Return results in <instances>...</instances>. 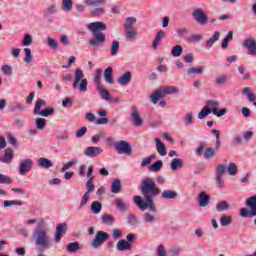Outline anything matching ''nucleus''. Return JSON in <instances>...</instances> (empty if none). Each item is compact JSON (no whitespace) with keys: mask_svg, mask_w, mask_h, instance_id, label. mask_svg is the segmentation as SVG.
I'll list each match as a JSON object with an SVG mask.
<instances>
[{"mask_svg":"<svg viewBox=\"0 0 256 256\" xmlns=\"http://www.w3.org/2000/svg\"><path fill=\"white\" fill-rule=\"evenodd\" d=\"M140 191L145 200L141 196H134L133 201L135 205L139 207L140 211H147L149 209L152 213H157V206H155L153 198L161 195V188L157 186L153 178L146 177L141 180Z\"/></svg>","mask_w":256,"mask_h":256,"instance_id":"1","label":"nucleus"},{"mask_svg":"<svg viewBox=\"0 0 256 256\" xmlns=\"http://www.w3.org/2000/svg\"><path fill=\"white\" fill-rule=\"evenodd\" d=\"M87 29L93 33L94 37L90 39L88 42V45L90 47H99L100 45H103L107 41V37H105V33L102 31H105L107 29V24L104 22H92L87 25Z\"/></svg>","mask_w":256,"mask_h":256,"instance_id":"2","label":"nucleus"},{"mask_svg":"<svg viewBox=\"0 0 256 256\" xmlns=\"http://www.w3.org/2000/svg\"><path fill=\"white\" fill-rule=\"evenodd\" d=\"M32 237L39 251H47V249L51 248V237H49L46 229L34 230Z\"/></svg>","mask_w":256,"mask_h":256,"instance_id":"3","label":"nucleus"},{"mask_svg":"<svg viewBox=\"0 0 256 256\" xmlns=\"http://www.w3.org/2000/svg\"><path fill=\"white\" fill-rule=\"evenodd\" d=\"M88 85L89 81H87V78H85L83 69L77 68L74 72V81L72 83L73 89H77L80 91V93H87Z\"/></svg>","mask_w":256,"mask_h":256,"instance_id":"4","label":"nucleus"},{"mask_svg":"<svg viewBox=\"0 0 256 256\" xmlns=\"http://www.w3.org/2000/svg\"><path fill=\"white\" fill-rule=\"evenodd\" d=\"M47 102L41 98H38L34 106V115H41V117H49L55 114V108H45L41 110V107H45Z\"/></svg>","mask_w":256,"mask_h":256,"instance_id":"5","label":"nucleus"},{"mask_svg":"<svg viewBox=\"0 0 256 256\" xmlns=\"http://www.w3.org/2000/svg\"><path fill=\"white\" fill-rule=\"evenodd\" d=\"M247 207H250L251 210L247 208H242L240 210L241 217L248 218V217H256V195L249 197L246 200Z\"/></svg>","mask_w":256,"mask_h":256,"instance_id":"6","label":"nucleus"},{"mask_svg":"<svg viewBox=\"0 0 256 256\" xmlns=\"http://www.w3.org/2000/svg\"><path fill=\"white\" fill-rule=\"evenodd\" d=\"M114 147L117 151V153H119V155H131V153H133V149L131 148V144H129V142L122 140L119 142H115L114 143Z\"/></svg>","mask_w":256,"mask_h":256,"instance_id":"7","label":"nucleus"},{"mask_svg":"<svg viewBox=\"0 0 256 256\" xmlns=\"http://www.w3.org/2000/svg\"><path fill=\"white\" fill-rule=\"evenodd\" d=\"M108 239L109 234L107 232L98 231L94 240L91 242V247H93V249H99V247H101V245H103V243Z\"/></svg>","mask_w":256,"mask_h":256,"instance_id":"8","label":"nucleus"},{"mask_svg":"<svg viewBox=\"0 0 256 256\" xmlns=\"http://www.w3.org/2000/svg\"><path fill=\"white\" fill-rule=\"evenodd\" d=\"M95 169L94 166H89L87 171V178L88 181L86 183V189L87 191L85 193H88V195H91L95 191V184H93V179H95V176H93V170Z\"/></svg>","mask_w":256,"mask_h":256,"instance_id":"9","label":"nucleus"},{"mask_svg":"<svg viewBox=\"0 0 256 256\" xmlns=\"http://www.w3.org/2000/svg\"><path fill=\"white\" fill-rule=\"evenodd\" d=\"M130 121L135 125V127H141L143 126V118H141V114L139 113V108L132 107L131 113H130Z\"/></svg>","mask_w":256,"mask_h":256,"instance_id":"10","label":"nucleus"},{"mask_svg":"<svg viewBox=\"0 0 256 256\" xmlns=\"http://www.w3.org/2000/svg\"><path fill=\"white\" fill-rule=\"evenodd\" d=\"M192 17L200 25H205V23L208 21L207 14H205V11H203L201 8L195 9L192 12Z\"/></svg>","mask_w":256,"mask_h":256,"instance_id":"11","label":"nucleus"},{"mask_svg":"<svg viewBox=\"0 0 256 256\" xmlns=\"http://www.w3.org/2000/svg\"><path fill=\"white\" fill-rule=\"evenodd\" d=\"M67 233V223H60L56 226V232L54 234L55 243H61L63 235Z\"/></svg>","mask_w":256,"mask_h":256,"instance_id":"12","label":"nucleus"},{"mask_svg":"<svg viewBox=\"0 0 256 256\" xmlns=\"http://www.w3.org/2000/svg\"><path fill=\"white\" fill-rule=\"evenodd\" d=\"M227 171V166L220 164L216 167V182L218 183L219 187H223L225 182H223V175Z\"/></svg>","mask_w":256,"mask_h":256,"instance_id":"13","label":"nucleus"},{"mask_svg":"<svg viewBox=\"0 0 256 256\" xmlns=\"http://www.w3.org/2000/svg\"><path fill=\"white\" fill-rule=\"evenodd\" d=\"M103 153V149L97 146H88L84 149V155L86 157H99Z\"/></svg>","mask_w":256,"mask_h":256,"instance_id":"14","label":"nucleus"},{"mask_svg":"<svg viewBox=\"0 0 256 256\" xmlns=\"http://www.w3.org/2000/svg\"><path fill=\"white\" fill-rule=\"evenodd\" d=\"M33 167V160L31 159H25L20 164V175H25V173H29Z\"/></svg>","mask_w":256,"mask_h":256,"instance_id":"15","label":"nucleus"},{"mask_svg":"<svg viewBox=\"0 0 256 256\" xmlns=\"http://www.w3.org/2000/svg\"><path fill=\"white\" fill-rule=\"evenodd\" d=\"M244 47L248 49V55H256V40L246 39L243 43Z\"/></svg>","mask_w":256,"mask_h":256,"instance_id":"16","label":"nucleus"},{"mask_svg":"<svg viewBox=\"0 0 256 256\" xmlns=\"http://www.w3.org/2000/svg\"><path fill=\"white\" fill-rule=\"evenodd\" d=\"M131 79H133V74H131V71L125 72L122 76H120L117 81L119 85H122L125 87V85H128L131 83Z\"/></svg>","mask_w":256,"mask_h":256,"instance_id":"17","label":"nucleus"},{"mask_svg":"<svg viewBox=\"0 0 256 256\" xmlns=\"http://www.w3.org/2000/svg\"><path fill=\"white\" fill-rule=\"evenodd\" d=\"M211 201V196L207 194V192H201L198 196V205L199 207H207L209 202Z\"/></svg>","mask_w":256,"mask_h":256,"instance_id":"18","label":"nucleus"},{"mask_svg":"<svg viewBox=\"0 0 256 256\" xmlns=\"http://www.w3.org/2000/svg\"><path fill=\"white\" fill-rule=\"evenodd\" d=\"M165 37H167V33L165 31H162V30L158 31L155 36V39L152 43V48L154 50H157V47L159 46L161 41H163V39H165Z\"/></svg>","mask_w":256,"mask_h":256,"instance_id":"19","label":"nucleus"},{"mask_svg":"<svg viewBox=\"0 0 256 256\" xmlns=\"http://www.w3.org/2000/svg\"><path fill=\"white\" fill-rule=\"evenodd\" d=\"M154 141L156 143L157 153H159V155H161V157H165V155H167V148L165 147V144L163 142H161V139H159V138H155Z\"/></svg>","mask_w":256,"mask_h":256,"instance_id":"20","label":"nucleus"},{"mask_svg":"<svg viewBox=\"0 0 256 256\" xmlns=\"http://www.w3.org/2000/svg\"><path fill=\"white\" fill-rule=\"evenodd\" d=\"M13 161V149L6 148L4 151V156L0 158L1 163H11Z\"/></svg>","mask_w":256,"mask_h":256,"instance_id":"21","label":"nucleus"},{"mask_svg":"<svg viewBox=\"0 0 256 256\" xmlns=\"http://www.w3.org/2000/svg\"><path fill=\"white\" fill-rule=\"evenodd\" d=\"M116 248L118 251H131V244L125 239H121L117 242Z\"/></svg>","mask_w":256,"mask_h":256,"instance_id":"22","label":"nucleus"},{"mask_svg":"<svg viewBox=\"0 0 256 256\" xmlns=\"http://www.w3.org/2000/svg\"><path fill=\"white\" fill-rule=\"evenodd\" d=\"M96 89L100 93L101 99H103L104 101L113 102V99L111 98V93H109V91H107L105 88H103L101 86H97Z\"/></svg>","mask_w":256,"mask_h":256,"instance_id":"23","label":"nucleus"},{"mask_svg":"<svg viewBox=\"0 0 256 256\" xmlns=\"http://www.w3.org/2000/svg\"><path fill=\"white\" fill-rule=\"evenodd\" d=\"M205 73V66L190 67L187 70V75H203Z\"/></svg>","mask_w":256,"mask_h":256,"instance_id":"24","label":"nucleus"},{"mask_svg":"<svg viewBox=\"0 0 256 256\" xmlns=\"http://www.w3.org/2000/svg\"><path fill=\"white\" fill-rule=\"evenodd\" d=\"M163 97H165L163 90H156L152 95H150V101L154 105H157V103L160 101V99H163Z\"/></svg>","mask_w":256,"mask_h":256,"instance_id":"25","label":"nucleus"},{"mask_svg":"<svg viewBox=\"0 0 256 256\" xmlns=\"http://www.w3.org/2000/svg\"><path fill=\"white\" fill-rule=\"evenodd\" d=\"M114 203H115L118 211H128L129 210V204L124 202V200L121 198L115 199Z\"/></svg>","mask_w":256,"mask_h":256,"instance_id":"26","label":"nucleus"},{"mask_svg":"<svg viewBox=\"0 0 256 256\" xmlns=\"http://www.w3.org/2000/svg\"><path fill=\"white\" fill-rule=\"evenodd\" d=\"M104 79L108 85H113V67H108L105 69Z\"/></svg>","mask_w":256,"mask_h":256,"instance_id":"27","label":"nucleus"},{"mask_svg":"<svg viewBox=\"0 0 256 256\" xmlns=\"http://www.w3.org/2000/svg\"><path fill=\"white\" fill-rule=\"evenodd\" d=\"M219 39H221V32H214L213 36L206 41L207 47H213V45H215Z\"/></svg>","mask_w":256,"mask_h":256,"instance_id":"28","label":"nucleus"},{"mask_svg":"<svg viewBox=\"0 0 256 256\" xmlns=\"http://www.w3.org/2000/svg\"><path fill=\"white\" fill-rule=\"evenodd\" d=\"M177 191L175 190H164L161 193V199H177Z\"/></svg>","mask_w":256,"mask_h":256,"instance_id":"29","label":"nucleus"},{"mask_svg":"<svg viewBox=\"0 0 256 256\" xmlns=\"http://www.w3.org/2000/svg\"><path fill=\"white\" fill-rule=\"evenodd\" d=\"M38 165L43 169H51V167H53V162L47 158H39Z\"/></svg>","mask_w":256,"mask_h":256,"instance_id":"30","label":"nucleus"},{"mask_svg":"<svg viewBox=\"0 0 256 256\" xmlns=\"http://www.w3.org/2000/svg\"><path fill=\"white\" fill-rule=\"evenodd\" d=\"M101 209H103V205L99 201H93L90 206V210L94 215H99L101 213Z\"/></svg>","mask_w":256,"mask_h":256,"instance_id":"31","label":"nucleus"},{"mask_svg":"<svg viewBox=\"0 0 256 256\" xmlns=\"http://www.w3.org/2000/svg\"><path fill=\"white\" fill-rule=\"evenodd\" d=\"M181 167H183V160L181 158H174L171 161L170 169H172V171H177V169H181Z\"/></svg>","mask_w":256,"mask_h":256,"instance_id":"32","label":"nucleus"},{"mask_svg":"<svg viewBox=\"0 0 256 256\" xmlns=\"http://www.w3.org/2000/svg\"><path fill=\"white\" fill-rule=\"evenodd\" d=\"M163 167V161L158 160L154 162L152 165L148 167V170L151 171V173H157L161 171V168Z\"/></svg>","mask_w":256,"mask_h":256,"instance_id":"33","label":"nucleus"},{"mask_svg":"<svg viewBox=\"0 0 256 256\" xmlns=\"http://www.w3.org/2000/svg\"><path fill=\"white\" fill-rule=\"evenodd\" d=\"M233 223V217L229 215H222L220 217V224L222 227H229Z\"/></svg>","mask_w":256,"mask_h":256,"instance_id":"34","label":"nucleus"},{"mask_svg":"<svg viewBox=\"0 0 256 256\" xmlns=\"http://www.w3.org/2000/svg\"><path fill=\"white\" fill-rule=\"evenodd\" d=\"M217 149L212 147H207L204 151V159H213L217 155Z\"/></svg>","mask_w":256,"mask_h":256,"instance_id":"35","label":"nucleus"},{"mask_svg":"<svg viewBox=\"0 0 256 256\" xmlns=\"http://www.w3.org/2000/svg\"><path fill=\"white\" fill-rule=\"evenodd\" d=\"M101 221L104 225H113L115 223V217L111 214H104L101 216Z\"/></svg>","mask_w":256,"mask_h":256,"instance_id":"36","label":"nucleus"},{"mask_svg":"<svg viewBox=\"0 0 256 256\" xmlns=\"http://www.w3.org/2000/svg\"><path fill=\"white\" fill-rule=\"evenodd\" d=\"M111 193H121V180L115 179L111 184Z\"/></svg>","mask_w":256,"mask_h":256,"instance_id":"37","label":"nucleus"},{"mask_svg":"<svg viewBox=\"0 0 256 256\" xmlns=\"http://www.w3.org/2000/svg\"><path fill=\"white\" fill-rule=\"evenodd\" d=\"M107 0H85V4L88 7H99L100 5H105Z\"/></svg>","mask_w":256,"mask_h":256,"instance_id":"38","label":"nucleus"},{"mask_svg":"<svg viewBox=\"0 0 256 256\" xmlns=\"http://www.w3.org/2000/svg\"><path fill=\"white\" fill-rule=\"evenodd\" d=\"M220 103L219 101H215V100H208L205 104V109H209L211 111V113H213L214 109H217V107H219Z\"/></svg>","mask_w":256,"mask_h":256,"instance_id":"39","label":"nucleus"},{"mask_svg":"<svg viewBox=\"0 0 256 256\" xmlns=\"http://www.w3.org/2000/svg\"><path fill=\"white\" fill-rule=\"evenodd\" d=\"M36 129L43 131L47 127V120L45 118H36L35 120Z\"/></svg>","mask_w":256,"mask_h":256,"instance_id":"40","label":"nucleus"},{"mask_svg":"<svg viewBox=\"0 0 256 256\" xmlns=\"http://www.w3.org/2000/svg\"><path fill=\"white\" fill-rule=\"evenodd\" d=\"M62 9L69 13V11L73 10V0H62Z\"/></svg>","mask_w":256,"mask_h":256,"instance_id":"41","label":"nucleus"},{"mask_svg":"<svg viewBox=\"0 0 256 256\" xmlns=\"http://www.w3.org/2000/svg\"><path fill=\"white\" fill-rule=\"evenodd\" d=\"M227 81H229V76H227V74H222V75L216 77L214 83H215V85H225V83H227Z\"/></svg>","mask_w":256,"mask_h":256,"instance_id":"42","label":"nucleus"},{"mask_svg":"<svg viewBox=\"0 0 256 256\" xmlns=\"http://www.w3.org/2000/svg\"><path fill=\"white\" fill-rule=\"evenodd\" d=\"M163 95H173L175 93H179V89L176 86H168L163 89L162 91Z\"/></svg>","mask_w":256,"mask_h":256,"instance_id":"43","label":"nucleus"},{"mask_svg":"<svg viewBox=\"0 0 256 256\" xmlns=\"http://www.w3.org/2000/svg\"><path fill=\"white\" fill-rule=\"evenodd\" d=\"M135 23H137V18L135 17H127L125 20L124 27L125 29H131Z\"/></svg>","mask_w":256,"mask_h":256,"instance_id":"44","label":"nucleus"},{"mask_svg":"<svg viewBox=\"0 0 256 256\" xmlns=\"http://www.w3.org/2000/svg\"><path fill=\"white\" fill-rule=\"evenodd\" d=\"M118 53H119V41L114 40L112 41L110 54L112 55V57H115V55H117Z\"/></svg>","mask_w":256,"mask_h":256,"instance_id":"45","label":"nucleus"},{"mask_svg":"<svg viewBox=\"0 0 256 256\" xmlns=\"http://www.w3.org/2000/svg\"><path fill=\"white\" fill-rule=\"evenodd\" d=\"M181 53H183V46L176 45L171 50V55L173 57H180Z\"/></svg>","mask_w":256,"mask_h":256,"instance_id":"46","label":"nucleus"},{"mask_svg":"<svg viewBox=\"0 0 256 256\" xmlns=\"http://www.w3.org/2000/svg\"><path fill=\"white\" fill-rule=\"evenodd\" d=\"M226 170L228 171V174L231 175V176H235L237 175V164L231 162L228 167L226 168Z\"/></svg>","mask_w":256,"mask_h":256,"instance_id":"47","label":"nucleus"},{"mask_svg":"<svg viewBox=\"0 0 256 256\" xmlns=\"http://www.w3.org/2000/svg\"><path fill=\"white\" fill-rule=\"evenodd\" d=\"M11 112H15V111H25V109H27V107L19 102H17L14 105H11L9 107Z\"/></svg>","mask_w":256,"mask_h":256,"instance_id":"48","label":"nucleus"},{"mask_svg":"<svg viewBox=\"0 0 256 256\" xmlns=\"http://www.w3.org/2000/svg\"><path fill=\"white\" fill-rule=\"evenodd\" d=\"M67 251L69 253H76V251H79V242H71L67 246Z\"/></svg>","mask_w":256,"mask_h":256,"instance_id":"49","label":"nucleus"},{"mask_svg":"<svg viewBox=\"0 0 256 256\" xmlns=\"http://www.w3.org/2000/svg\"><path fill=\"white\" fill-rule=\"evenodd\" d=\"M230 208V205L227 203V201H221L216 205L217 211H227Z\"/></svg>","mask_w":256,"mask_h":256,"instance_id":"50","label":"nucleus"},{"mask_svg":"<svg viewBox=\"0 0 256 256\" xmlns=\"http://www.w3.org/2000/svg\"><path fill=\"white\" fill-rule=\"evenodd\" d=\"M101 75H102L101 70L97 69L95 71V76H94V83L96 84V87H101Z\"/></svg>","mask_w":256,"mask_h":256,"instance_id":"51","label":"nucleus"},{"mask_svg":"<svg viewBox=\"0 0 256 256\" xmlns=\"http://www.w3.org/2000/svg\"><path fill=\"white\" fill-rule=\"evenodd\" d=\"M24 52H25V55H26L25 58H24L25 63H28V64L32 63L33 55H31V49L24 48Z\"/></svg>","mask_w":256,"mask_h":256,"instance_id":"52","label":"nucleus"},{"mask_svg":"<svg viewBox=\"0 0 256 256\" xmlns=\"http://www.w3.org/2000/svg\"><path fill=\"white\" fill-rule=\"evenodd\" d=\"M155 157H156L155 154H151L150 156L144 158L141 162V167H147V165H151V161H153Z\"/></svg>","mask_w":256,"mask_h":256,"instance_id":"53","label":"nucleus"},{"mask_svg":"<svg viewBox=\"0 0 256 256\" xmlns=\"http://www.w3.org/2000/svg\"><path fill=\"white\" fill-rule=\"evenodd\" d=\"M89 199H91V194L85 193L80 202L79 209H83V207H85V205H87V203H89Z\"/></svg>","mask_w":256,"mask_h":256,"instance_id":"54","label":"nucleus"},{"mask_svg":"<svg viewBox=\"0 0 256 256\" xmlns=\"http://www.w3.org/2000/svg\"><path fill=\"white\" fill-rule=\"evenodd\" d=\"M22 43L24 47H29L33 43V36L31 34H25Z\"/></svg>","mask_w":256,"mask_h":256,"instance_id":"55","label":"nucleus"},{"mask_svg":"<svg viewBox=\"0 0 256 256\" xmlns=\"http://www.w3.org/2000/svg\"><path fill=\"white\" fill-rule=\"evenodd\" d=\"M47 45L51 49H57V47H59V43H57L51 36L47 37Z\"/></svg>","mask_w":256,"mask_h":256,"instance_id":"56","label":"nucleus"},{"mask_svg":"<svg viewBox=\"0 0 256 256\" xmlns=\"http://www.w3.org/2000/svg\"><path fill=\"white\" fill-rule=\"evenodd\" d=\"M12 205H17L18 207H22L23 202L22 201H17V200H6L4 201V207H11Z\"/></svg>","mask_w":256,"mask_h":256,"instance_id":"57","label":"nucleus"},{"mask_svg":"<svg viewBox=\"0 0 256 256\" xmlns=\"http://www.w3.org/2000/svg\"><path fill=\"white\" fill-rule=\"evenodd\" d=\"M144 221L145 223H155L156 218L153 214L146 212L144 213Z\"/></svg>","mask_w":256,"mask_h":256,"instance_id":"58","label":"nucleus"},{"mask_svg":"<svg viewBox=\"0 0 256 256\" xmlns=\"http://www.w3.org/2000/svg\"><path fill=\"white\" fill-rule=\"evenodd\" d=\"M184 123L185 125H193V112L186 113Z\"/></svg>","mask_w":256,"mask_h":256,"instance_id":"59","label":"nucleus"},{"mask_svg":"<svg viewBox=\"0 0 256 256\" xmlns=\"http://www.w3.org/2000/svg\"><path fill=\"white\" fill-rule=\"evenodd\" d=\"M74 165H77V160H72L70 162H67L66 164L63 165V167L61 168V172L65 173V171H67V169L73 167Z\"/></svg>","mask_w":256,"mask_h":256,"instance_id":"60","label":"nucleus"},{"mask_svg":"<svg viewBox=\"0 0 256 256\" xmlns=\"http://www.w3.org/2000/svg\"><path fill=\"white\" fill-rule=\"evenodd\" d=\"M10 183H13V180L0 173V184L10 185Z\"/></svg>","mask_w":256,"mask_h":256,"instance_id":"61","label":"nucleus"},{"mask_svg":"<svg viewBox=\"0 0 256 256\" xmlns=\"http://www.w3.org/2000/svg\"><path fill=\"white\" fill-rule=\"evenodd\" d=\"M211 110L204 108L199 112L198 114V119H205V117H207V115H210Z\"/></svg>","mask_w":256,"mask_h":256,"instance_id":"62","label":"nucleus"},{"mask_svg":"<svg viewBox=\"0 0 256 256\" xmlns=\"http://www.w3.org/2000/svg\"><path fill=\"white\" fill-rule=\"evenodd\" d=\"M101 137H105V131L98 132L97 135L92 136L91 140L93 143H99Z\"/></svg>","mask_w":256,"mask_h":256,"instance_id":"63","label":"nucleus"},{"mask_svg":"<svg viewBox=\"0 0 256 256\" xmlns=\"http://www.w3.org/2000/svg\"><path fill=\"white\" fill-rule=\"evenodd\" d=\"M227 114V109L226 108H223L221 110H219V108H215L213 110V115H216L218 117H223V115H226Z\"/></svg>","mask_w":256,"mask_h":256,"instance_id":"64","label":"nucleus"}]
</instances>
